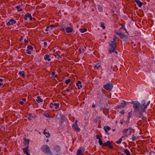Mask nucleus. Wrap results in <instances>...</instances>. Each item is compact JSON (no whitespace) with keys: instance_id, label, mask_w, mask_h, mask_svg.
I'll return each instance as SVG.
<instances>
[{"instance_id":"obj_1","label":"nucleus","mask_w":155,"mask_h":155,"mask_svg":"<svg viewBox=\"0 0 155 155\" xmlns=\"http://www.w3.org/2000/svg\"><path fill=\"white\" fill-rule=\"evenodd\" d=\"M150 103V101H148L147 103L145 100H142L141 103L138 101H132L130 102L133 104L134 115L138 118H141L143 120L146 119V118L143 116V113L146 111V109Z\"/></svg>"},{"instance_id":"obj_2","label":"nucleus","mask_w":155,"mask_h":155,"mask_svg":"<svg viewBox=\"0 0 155 155\" xmlns=\"http://www.w3.org/2000/svg\"><path fill=\"white\" fill-rule=\"evenodd\" d=\"M109 45L110 46L109 50V53H111L112 52H115L116 54H117V52L116 50L117 45L116 41H111Z\"/></svg>"},{"instance_id":"obj_3","label":"nucleus","mask_w":155,"mask_h":155,"mask_svg":"<svg viewBox=\"0 0 155 155\" xmlns=\"http://www.w3.org/2000/svg\"><path fill=\"white\" fill-rule=\"evenodd\" d=\"M41 150L46 154L49 155L52 154L50 150V147L47 145H43L41 148Z\"/></svg>"},{"instance_id":"obj_4","label":"nucleus","mask_w":155,"mask_h":155,"mask_svg":"<svg viewBox=\"0 0 155 155\" xmlns=\"http://www.w3.org/2000/svg\"><path fill=\"white\" fill-rule=\"evenodd\" d=\"M113 87V84L111 83H107L103 86L104 88L107 91H111Z\"/></svg>"},{"instance_id":"obj_5","label":"nucleus","mask_w":155,"mask_h":155,"mask_svg":"<svg viewBox=\"0 0 155 155\" xmlns=\"http://www.w3.org/2000/svg\"><path fill=\"white\" fill-rule=\"evenodd\" d=\"M73 129L76 131H79L80 129L78 127V126L77 124V120H76L72 125Z\"/></svg>"},{"instance_id":"obj_6","label":"nucleus","mask_w":155,"mask_h":155,"mask_svg":"<svg viewBox=\"0 0 155 155\" xmlns=\"http://www.w3.org/2000/svg\"><path fill=\"white\" fill-rule=\"evenodd\" d=\"M59 103H54L53 102H51V103L49 107L51 108H52L54 107H55L54 109H58L59 107Z\"/></svg>"},{"instance_id":"obj_7","label":"nucleus","mask_w":155,"mask_h":155,"mask_svg":"<svg viewBox=\"0 0 155 155\" xmlns=\"http://www.w3.org/2000/svg\"><path fill=\"white\" fill-rule=\"evenodd\" d=\"M126 105V102L124 101H123V102L121 103L120 104L118 105L117 107L116 108H123L125 107Z\"/></svg>"},{"instance_id":"obj_8","label":"nucleus","mask_w":155,"mask_h":155,"mask_svg":"<svg viewBox=\"0 0 155 155\" xmlns=\"http://www.w3.org/2000/svg\"><path fill=\"white\" fill-rule=\"evenodd\" d=\"M129 130V129H124L123 130H122V133H123V134H124V137H127L128 135H130L131 134V130H129V134L128 135H127V132Z\"/></svg>"},{"instance_id":"obj_9","label":"nucleus","mask_w":155,"mask_h":155,"mask_svg":"<svg viewBox=\"0 0 155 155\" xmlns=\"http://www.w3.org/2000/svg\"><path fill=\"white\" fill-rule=\"evenodd\" d=\"M27 49L26 50V52L27 54H30L31 53V51H32L33 48L30 45H28L27 46Z\"/></svg>"},{"instance_id":"obj_10","label":"nucleus","mask_w":155,"mask_h":155,"mask_svg":"<svg viewBox=\"0 0 155 155\" xmlns=\"http://www.w3.org/2000/svg\"><path fill=\"white\" fill-rule=\"evenodd\" d=\"M27 18H29V19L31 21L32 20V17L30 14L27 13V14H25L24 18V19L25 21H26L27 19Z\"/></svg>"},{"instance_id":"obj_11","label":"nucleus","mask_w":155,"mask_h":155,"mask_svg":"<svg viewBox=\"0 0 155 155\" xmlns=\"http://www.w3.org/2000/svg\"><path fill=\"white\" fill-rule=\"evenodd\" d=\"M84 150L81 147L80 148L77 150V155H82L84 154Z\"/></svg>"},{"instance_id":"obj_12","label":"nucleus","mask_w":155,"mask_h":155,"mask_svg":"<svg viewBox=\"0 0 155 155\" xmlns=\"http://www.w3.org/2000/svg\"><path fill=\"white\" fill-rule=\"evenodd\" d=\"M16 23V21L14 19H11L9 20V22L7 23V25L8 26L13 25Z\"/></svg>"},{"instance_id":"obj_13","label":"nucleus","mask_w":155,"mask_h":155,"mask_svg":"<svg viewBox=\"0 0 155 155\" xmlns=\"http://www.w3.org/2000/svg\"><path fill=\"white\" fill-rule=\"evenodd\" d=\"M28 120H31L32 119L35 118L36 117V115H32L31 113H29L28 114Z\"/></svg>"},{"instance_id":"obj_14","label":"nucleus","mask_w":155,"mask_h":155,"mask_svg":"<svg viewBox=\"0 0 155 155\" xmlns=\"http://www.w3.org/2000/svg\"><path fill=\"white\" fill-rule=\"evenodd\" d=\"M66 31L67 33H71L73 31V29L70 27H68L66 28Z\"/></svg>"},{"instance_id":"obj_15","label":"nucleus","mask_w":155,"mask_h":155,"mask_svg":"<svg viewBox=\"0 0 155 155\" xmlns=\"http://www.w3.org/2000/svg\"><path fill=\"white\" fill-rule=\"evenodd\" d=\"M134 1L139 7H141L143 5V3L140 0H134Z\"/></svg>"},{"instance_id":"obj_16","label":"nucleus","mask_w":155,"mask_h":155,"mask_svg":"<svg viewBox=\"0 0 155 155\" xmlns=\"http://www.w3.org/2000/svg\"><path fill=\"white\" fill-rule=\"evenodd\" d=\"M76 86L78 87V89H80L82 87L81 82V81H78L76 84Z\"/></svg>"},{"instance_id":"obj_17","label":"nucleus","mask_w":155,"mask_h":155,"mask_svg":"<svg viewBox=\"0 0 155 155\" xmlns=\"http://www.w3.org/2000/svg\"><path fill=\"white\" fill-rule=\"evenodd\" d=\"M122 151L124 152V153L126 155H130V153L129 152V151L127 149H125L124 148Z\"/></svg>"},{"instance_id":"obj_18","label":"nucleus","mask_w":155,"mask_h":155,"mask_svg":"<svg viewBox=\"0 0 155 155\" xmlns=\"http://www.w3.org/2000/svg\"><path fill=\"white\" fill-rule=\"evenodd\" d=\"M46 130V129L44 130L43 133L45 135L47 138H48L50 136V134L49 133H48L45 131Z\"/></svg>"},{"instance_id":"obj_19","label":"nucleus","mask_w":155,"mask_h":155,"mask_svg":"<svg viewBox=\"0 0 155 155\" xmlns=\"http://www.w3.org/2000/svg\"><path fill=\"white\" fill-rule=\"evenodd\" d=\"M104 128L105 132L107 134V131L111 129V128L108 126L104 127Z\"/></svg>"},{"instance_id":"obj_20","label":"nucleus","mask_w":155,"mask_h":155,"mask_svg":"<svg viewBox=\"0 0 155 155\" xmlns=\"http://www.w3.org/2000/svg\"><path fill=\"white\" fill-rule=\"evenodd\" d=\"M36 101L38 103H39L40 102H43V99H41L40 96H38L37 97V99H36Z\"/></svg>"},{"instance_id":"obj_21","label":"nucleus","mask_w":155,"mask_h":155,"mask_svg":"<svg viewBox=\"0 0 155 155\" xmlns=\"http://www.w3.org/2000/svg\"><path fill=\"white\" fill-rule=\"evenodd\" d=\"M120 38L123 41H127V38L124 35L122 36H120Z\"/></svg>"},{"instance_id":"obj_22","label":"nucleus","mask_w":155,"mask_h":155,"mask_svg":"<svg viewBox=\"0 0 155 155\" xmlns=\"http://www.w3.org/2000/svg\"><path fill=\"white\" fill-rule=\"evenodd\" d=\"M49 56H50L48 54H46L44 56V59L49 61L51 60V59L49 58Z\"/></svg>"},{"instance_id":"obj_23","label":"nucleus","mask_w":155,"mask_h":155,"mask_svg":"<svg viewBox=\"0 0 155 155\" xmlns=\"http://www.w3.org/2000/svg\"><path fill=\"white\" fill-rule=\"evenodd\" d=\"M54 149L58 152L60 151V148L59 146L56 145L54 147Z\"/></svg>"},{"instance_id":"obj_24","label":"nucleus","mask_w":155,"mask_h":155,"mask_svg":"<svg viewBox=\"0 0 155 155\" xmlns=\"http://www.w3.org/2000/svg\"><path fill=\"white\" fill-rule=\"evenodd\" d=\"M25 72L24 71H20L18 73V74L20 75H21V77H25Z\"/></svg>"},{"instance_id":"obj_25","label":"nucleus","mask_w":155,"mask_h":155,"mask_svg":"<svg viewBox=\"0 0 155 155\" xmlns=\"http://www.w3.org/2000/svg\"><path fill=\"white\" fill-rule=\"evenodd\" d=\"M110 141H108L107 142L103 143L102 145V147H107L108 146L109 144H110Z\"/></svg>"},{"instance_id":"obj_26","label":"nucleus","mask_w":155,"mask_h":155,"mask_svg":"<svg viewBox=\"0 0 155 155\" xmlns=\"http://www.w3.org/2000/svg\"><path fill=\"white\" fill-rule=\"evenodd\" d=\"M80 31H81V33H84L87 31V30L86 28H80L79 29Z\"/></svg>"},{"instance_id":"obj_27","label":"nucleus","mask_w":155,"mask_h":155,"mask_svg":"<svg viewBox=\"0 0 155 155\" xmlns=\"http://www.w3.org/2000/svg\"><path fill=\"white\" fill-rule=\"evenodd\" d=\"M97 8L98 10L100 12H103V8L102 7L101 5H98L97 7Z\"/></svg>"},{"instance_id":"obj_28","label":"nucleus","mask_w":155,"mask_h":155,"mask_svg":"<svg viewBox=\"0 0 155 155\" xmlns=\"http://www.w3.org/2000/svg\"><path fill=\"white\" fill-rule=\"evenodd\" d=\"M124 136H122L117 141H116L115 143L117 144H120L121 143L122 141V139Z\"/></svg>"},{"instance_id":"obj_29","label":"nucleus","mask_w":155,"mask_h":155,"mask_svg":"<svg viewBox=\"0 0 155 155\" xmlns=\"http://www.w3.org/2000/svg\"><path fill=\"white\" fill-rule=\"evenodd\" d=\"M132 111L131 110L130 112L128 113V116L127 118L128 120L129 121L130 120V119L132 115Z\"/></svg>"},{"instance_id":"obj_30","label":"nucleus","mask_w":155,"mask_h":155,"mask_svg":"<svg viewBox=\"0 0 155 155\" xmlns=\"http://www.w3.org/2000/svg\"><path fill=\"white\" fill-rule=\"evenodd\" d=\"M79 51L80 53H83L84 52V49L83 48H80L79 49Z\"/></svg>"},{"instance_id":"obj_31","label":"nucleus","mask_w":155,"mask_h":155,"mask_svg":"<svg viewBox=\"0 0 155 155\" xmlns=\"http://www.w3.org/2000/svg\"><path fill=\"white\" fill-rule=\"evenodd\" d=\"M28 146H27L26 147H25L23 149L24 152L25 153L27 152H28Z\"/></svg>"},{"instance_id":"obj_32","label":"nucleus","mask_w":155,"mask_h":155,"mask_svg":"<svg viewBox=\"0 0 155 155\" xmlns=\"http://www.w3.org/2000/svg\"><path fill=\"white\" fill-rule=\"evenodd\" d=\"M51 74L52 75V78H56L58 76L57 74H55V73L53 71L52 72Z\"/></svg>"},{"instance_id":"obj_33","label":"nucleus","mask_w":155,"mask_h":155,"mask_svg":"<svg viewBox=\"0 0 155 155\" xmlns=\"http://www.w3.org/2000/svg\"><path fill=\"white\" fill-rule=\"evenodd\" d=\"M16 7L18 11H21L22 10V9L20 8V6L19 5L17 6Z\"/></svg>"},{"instance_id":"obj_34","label":"nucleus","mask_w":155,"mask_h":155,"mask_svg":"<svg viewBox=\"0 0 155 155\" xmlns=\"http://www.w3.org/2000/svg\"><path fill=\"white\" fill-rule=\"evenodd\" d=\"M101 27L103 29H104L105 28V27L104 26V22H101Z\"/></svg>"},{"instance_id":"obj_35","label":"nucleus","mask_w":155,"mask_h":155,"mask_svg":"<svg viewBox=\"0 0 155 155\" xmlns=\"http://www.w3.org/2000/svg\"><path fill=\"white\" fill-rule=\"evenodd\" d=\"M137 137L134 136H133L132 138V139L133 141H134L136 140H137Z\"/></svg>"},{"instance_id":"obj_36","label":"nucleus","mask_w":155,"mask_h":155,"mask_svg":"<svg viewBox=\"0 0 155 155\" xmlns=\"http://www.w3.org/2000/svg\"><path fill=\"white\" fill-rule=\"evenodd\" d=\"M22 101H20V103L21 105H23L24 104V101H26V99L25 98H23L22 99Z\"/></svg>"},{"instance_id":"obj_37","label":"nucleus","mask_w":155,"mask_h":155,"mask_svg":"<svg viewBox=\"0 0 155 155\" xmlns=\"http://www.w3.org/2000/svg\"><path fill=\"white\" fill-rule=\"evenodd\" d=\"M117 38L115 35H114L113 41H117Z\"/></svg>"},{"instance_id":"obj_38","label":"nucleus","mask_w":155,"mask_h":155,"mask_svg":"<svg viewBox=\"0 0 155 155\" xmlns=\"http://www.w3.org/2000/svg\"><path fill=\"white\" fill-rule=\"evenodd\" d=\"M25 143H26V144H28L29 143V141L28 140L26 139L25 138Z\"/></svg>"},{"instance_id":"obj_39","label":"nucleus","mask_w":155,"mask_h":155,"mask_svg":"<svg viewBox=\"0 0 155 155\" xmlns=\"http://www.w3.org/2000/svg\"><path fill=\"white\" fill-rule=\"evenodd\" d=\"M120 25H121L122 26L121 27L120 29H123L125 30V31H126V28L124 27V25L122 24H120Z\"/></svg>"},{"instance_id":"obj_40","label":"nucleus","mask_w":155,"mask_h":155,"mask_svg":"<svg viewBox=\"0 0 155 155\" xmlns=\"http://www.w3.org/2000/svg\"><path fill=\"white\" fill-rule=\"evenodd\" d=\"M98 143H99L100 145H102L103 143H102V141L101 139H99V140Z\"/></svg>"},{"instance_id":"obj_41","label":"nucleus","mask_w":155,"mask_h":155,"mask_svg":"<svg viewBox=\"0 0 155 155\" xmlns=\"http://www.w3.org/2000/svg\"><path fill=\"white\" fill-rule=\"evenodd\" d=\"M70 81L71 79H69L65 81V83L66 84H68L70 82Z\"/></svg>"},{"instance_id":"obj_42","label":"nucleus","mask_w":155,"mask_h":155,"mask_svg":"<svg viewBox=\"0 0 155 155\" xmlns=\"http://www.w3.org/2000/svg\"><path fill=\"white\" fill-rule=\"evenodd\" d=\"M108 147L110 148V149H113L114 148L112 146V145H111V144H110H110H109L108 146Z\"/></svg>"},{"instance_id":"obj_43","label":"nucleus","mask_w":155,"mask_h":155,"mask_svg":"<svg viewBox=\"0 0 155 155\" xmlns=\"http://www.w3.org/2000/svg\"><path fill=\"white\" fill-rule=\"evenodd\" d=\"M101 67V65H99L98 66H97V65H94V67L95 68H96L97 69L100 68Z\"/></svg>"},{"instance_id":"obj_44","label":"nucleus","mask_w":155,"mask_h":155,"mask_svg":"<svg viewBox=\"0 0 155 155\" xmlns=\"http://www.w3.org/2000/svg\"><path fill=\"white\" fill-rule=\"evenodd\" d=\"M44 115L45 117L47 118H49L50 117V115L48 114H44Z\"/></svg>"},{"instance_id":"obj_45","label":"nucleus","mask_w":155,"mask_h":155,"mask_svg":"<svg viewBox=\"0 0 155 155\" xmlns=\"http://www.w3.org/2000/svg\"><path fill=\"white\" fill-rule=\"evenodd\" d=\"M3 79H0V86H2L3 85Z\"/></svg>"},{"instance_id":"obj_46","label":"nucleus","mask_w":155,"mask_h":155,"mask_svg":"<svg viewBox=\"0 0 155 155\" xmlns=\"http://www.w3.org/2000/svg\"><path fill=\"white\" fill-rule=\"evenodd\" d=\"M124 34H123L121 32H119L118 34H117V35H118L120 36H120H122V35H123Z\"/></svg>"},{"instance_id":"obj_47","label":"nucleus","mask_w":155,"mask_h":155,"mask_svg":"<svg viewBox=\"0 0 155 155\" xmlns=\"http://www.w3.org/2000/svg\"><path fill=\"white\" fill-rule=\"evenodd\" d=\"M49 27H50V29H52V28L53 27H55V26L54 25H50L49 26Z\"/></svg>"},{"instance_id":"obj_48","label":"nucleus","mask_w":155,"mask_h":155,"mask_svg":"<svg viewBox=\"0 0 155 155\" xmlns=\"http://www.w3.org/2000/svg\"><path fill=\"white\" fill-rule=\"evenodd\" d=\"M44 48L47 47V43L46 42H44Z\"/></svg>"},{"instance_id":"obj_49","label":"nucleus","mask_w":155,"mask_h":155,"mask_svg":"<svg viewBox=\"0 0 155 155\" xmlns=\"http://www.w3.org/2000/svg\"><path fill=\"white\" fill-rule=\"evenodd\" d=\"M125 111L124 110H122L120 112V114H123L124 113Z\"/></svg>"},{"instance_id":"obj_50","label":"nucleus","mask_w":155,"mask_h":155,"mask_svg":"<svg viewBox=\"0 0 155 155\" xmlns=\"http://www.w3.org/2000/svg\"><path fill=\"white\" fill-rule=\"evenodd\" d=\"M50 28V27L49 26H48L46 27V28L45 29V31H48L49 30V28Z\"/></svg>"},{"instance_id":"obj_51","label":"nucleus","mask_w":155,"mask_h":155,"mask_svg":"<svg viewBox=\"0 0 155 155\" xmlns=\"http://www.w3.org/2000/svg\"><path fill=\"white\" fill-rule=\"evenodd\" d=\"M96 138L97 139L99 140V139H101L100 137L98 135H96Z\"/></svg>"},{"instance_id":"obj_52","label":"nucleus","mask_w":155,"mask_h":155,"mask_svg":"<svg viewBox=\"0 0 155 155\" xmlns=\"http://www.w3.org/2000/svg\"><path fill=\"white\" fill-rule=\"evenodd\" d=\"M23 39V37L22 36H21V37L20 38V41H21Z\"/></svg>"},{"instance_id":"obj_53","label":"nucleus","mask_w":155,"mask_h":155,"mask_svg":"<svg viewBox=\"0 0 155 155\" xmlns=\"http://www.w3.org/2000/svg\"><path fill=\"white\" fill-rule=\"evenodd\" d=\"M66 91H68V92H71L72 91L71 90H70V89H68L67 88L66 90Z\"/></svg>"},{"instance_id":"obj_54","label":"nucleus","mask_w":155,"mask_h":155,"mask_svg":"<svg viewBox=\"0 0 155 155\" xmlns=\"http://www.w3.org/2000/svg\"><path fill=\"white\" fill-rule=\"evenodd\" d=\"M24 41L25 43H27L28 42V41L25 38L24 40Z\"/></svg>"},{"instance_id":"obj_55","label":"nucleus","mask_w":155,"mask_h":155,"mask_svg":"<svg viewBox=\"0 0 155 155\" xmlns=\"http://www.w3.org/2000/svg\"><path fill=\"white\" fill-rule=\"evenodd\" d=\"M62 58V56L61 55H58V58Z\"/></svg>"},{"instance_id":"obj_56","label":"nucleus","mask_w":155,"mask_h":155,"mask_svg":"<svg viewBox=\"0 0 155 155\" xmlns=\"http://www.w3.org/2000/svg\"><path fill=\"white\" fill-rule=\"evenodd\" d=\"M118 32H118L116 30L115 31H114L115 33L117 34H117H118Z\"/></svg>"},{"instance_id":"obj_57","label":"nucleus","mask_w":155,"mask_h":155,"mask_svg":"<svg viewBox=\"0 0 155 155\" xmlns=\"http://www.w3.org/2000/svg\"><path fill=\"white\" fill-rule=\"evenodd\" d=\"M95 107V105L94 104H93L92 105V107L94 108Z\"/></svg>"},{"instance_id":"obj_58","label":"nucleus","mask_w":155,"mask_h":155,"mask_svg":"<svg viewBox=\"0 0 155 155\" xmlns=\"http://www.w3.org/2000/svg\"><path fill=\"white\" fill-rule=\"evenodd\" d=\"M26 153V155H30V153L28 152H27L26 153Z\"/></svg>"},{"instance_id":"obj_59","label":"nucleus","mask_w":155,"mask_h":155,"mask_svg":"<svg viewBox=\"0 0 155 155\" xmlns=\"http://www.w3.org/2000/svg\"><path fill=\"white\" fill-rule=\"evenodd\" d=\"M111 12L112 13H114V10H111Z\"/></svg>"},{"instance_id":"obj_60","label":"nucleus","mask_w":155,"mask_h":155,"mask_svg":"<svg viewBox=\"0 0 155 155\" xmlns=\"http://www.w3.org/2000/svg\"><path fill=\"white\" fill-rule=\"evenodd\" d=\"M135 47L136 46V44H134L133 45Z\"/></svg>"},{"instance_id":"obj_61","label":"nucleus","mask_w":155,"mask_h":155,"mask_svg":"<svg viewBox=\"0 0 155 155\" xmlns=\"http://www.w3.org/2000/svg\"><path fill=\"white\" fill-rule=\"evenodd\" d=\"M115 130V129H112V131H114Z\"/></svg>"},{"instance_id":"obj_62","label":"nucleus","mask_w":155,"mask_h":155,"mask_svg":"<svg viewBox=\"0 0 155 155\" xmlns=\"http://www.w3.org/2000/svg\"><path fill=\"white\" fill-rule=\"evenodd\" d=\"M126 31V32L127 33H128V32H127V30H126V31Z\"/></svg>"},{"instance_id":"obj_63","label":"nucleus","mask_w":155,"mask_h":155,"mask_svg":"<svg viewBox=\"0 0 155 155\" xmlns=\"http://www.w3.org/2000/svg\"><path fill=\"white\" fill-rule=\"evenodd\" d=\"M120 123H121V124H123V122H121Z\"/></svg>"},{"instance_id":"obj_64","label":"nucleus","mask_w":155,"mask_h":155,"mask_svg":"<svg viewBox=\"0 0 155 155\" xmlns=\"http://www.w3.org/2000/svg\"><path fill=\"white\" fill-rule=\"evenodd\" d=\"M55 155H58V154H55Z\"/></svg>"}]
</instances>
